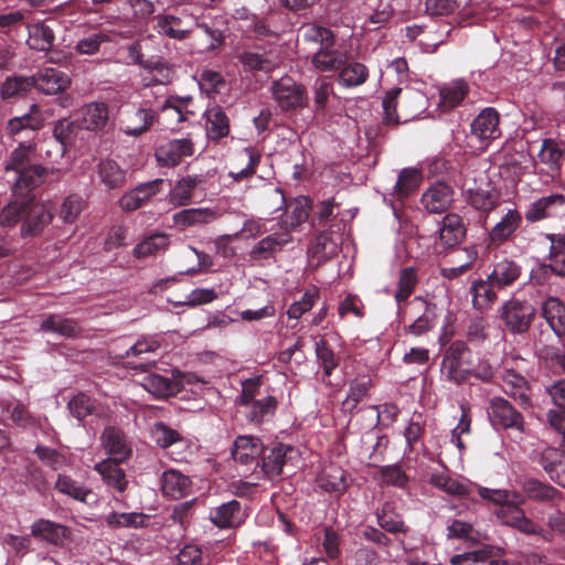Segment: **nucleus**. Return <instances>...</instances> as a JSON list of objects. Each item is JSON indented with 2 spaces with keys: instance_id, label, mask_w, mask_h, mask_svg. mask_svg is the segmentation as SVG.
Wrapping results in <instances>:
<instances>
[{
  "instance_id": "nucleus-1",
  "label": "nucleus",
  "mask_w": 565,
  "mask_h": 565,
  "mask_svg": "<svg viewBox=\"0 0 565 565\" xmlns=\"http://www.w3.org/2000/svg\"><path fill=\"white\" fill-rule=\"evenodd\" d=\"M401 104L402 109L407 117H416L423 110L424 96L416 90L394 87L388 90L383 99L384 122L387 125H396L401 121L397 113V106Z\"/></svg>"
},
{
  "instance_id": "nucleus-2",
  "label": "nucleus",
  "mask_w": 565,
  "mask_h": 565,
  "mask_svg": "<svg viewBox=\"0 0 565 565\" xmlns=\"http://www.w3.org/2000/svg\"><path fill=\"white\" fill-rule=\"evenodd\" d=\"M535 316L536 309L531 302L514 297L505 301L499 310V318L504 329L512 334L527 332Z\"/></svg>"
},
{
  "instance_id": "nucleus-3",
  "label": "nucleus",
  "mask_w": 565,
  "mask_h": 565,
  "mask_svg": "<svg viewBox=\"0 0 565 565\" xmlns=\"http://www.w3.org/2000/svg\"><path fill=\"white\" fill-rule=\"evenodd\" d=\"M127 51L128 57L134 64L161 75L169 73V68L160 55V49L153 35L138 39L127 47Z\"/></svg>"
},
{
  "instance_id": "nucleus-4",
  "label": "nucleus",
  "mask_w": 565,
  "mask_h": 565,
  "mask_svg": "<svg viewBox=\"0 0 565 565\" xmlns=\"http://www.w3.org/2000/svg\"><path fill=\"white\" fill-rule=\"evenodd\" d=\"M158 117V113L146 104H128L120 110V129L127 136L139 137L150 130Z\"/></svg>"
},
{
  "instance_id": "nucleus-5",
  "label": "nucleus",
  "mask_w": 565,
  "mask_h": 565,
  "mask_svg": "<svg viewBox=\"0 0 565 565\" xmlns=\"http://www.w3.org/2000/svg\"><path fill=\"white\" fill-rule=\"evenodd\" d=\"M487 413L492 427L497 430L513 429L523 433L525 429L524 416L503 397L491 398Z\"/></svg>"
},
{
  "instance_id": "nucleus-6",
  "label": "nucleus",
  "mask_w": 565,
  "mask_h": 565,
  "mask_svg": "<svg viewBox=\"0 0 565 565\" xmlns=\"http://www.w3.org/2000/svg\"><path fill=\"white\" fill-rule=\"evenodd\" d=\"M470 349L463 341L452 342L446 350L443 362L441 372L446 377L457 385H461L470 376L471 370L465 367Z\"/></svg>"
},
{
  "instance_id": "nucleus-7",
  "label": "nucleus",
  "mask_w": 565,
  "mask_h": 565,
  "mask_svg": "<svg viewBox=\"0 0 565 565\" xmlns=\"http://www.w3.org/2000/svg\"><path fill=\"white\" fill-rule=\"evenodd\" d=\"M478 492L482 499L491 501L500 507L498 515L505 524L510 526L515 527L525 514L524 511L519 507L521 500L520 495L516 493H511L507 490H492L488 488H479Z\"/></svg>"
},
{
  "instance_id": "nucleus-8",
  "label": "nucleus",
  "mask_w": 565,
  "mask_h": 565,
  "mask_svg": "<svg viewBox=\"0 0 565 565\" xmlns=\"http://www.w3.org/2000/svg\"><path fill=\"white\" fill-rule=\"evenodd\" d=\"M298 456V450L280 443L264 446L259 458L260 472L268 479H274L282 473L284 467Z\"/></svg>"
},
{
  "instance_id": "nucleus-9",
  "label": "nucleus",
  "mask_w": 565,
  "mask_h": 565,
  "mask_svg": "<svg viewBox=\"0 0 565 565\" xmlns=\"http://www.w3.org/2000/svg\"><path fill=\"white\" fill-rule=\"evenodd\" d=\"M411 308L418 316L405 327V333L419 338L427 335L437 324L439 308L431 299L420 296L411 301Z\"/></svg>"
},
{
  "instance_id": "nucleus-10",
  "label": "nucleus",
  "mask_w": 565,
  "mask_h": 565,
  "mask_svg": "<svg viewBox=\"0 0 565 565\" xmlns=\"http://www.w3.org/2000/svg\"><path fill=\"white\" fill-rule=\"evenodd\" d=\"M292 235L288 228L281 232H271L256 242L248 252L249 260L264 263L276 259L285 247L292 242Z\"/></svg>"
},
{
  "instance_id": "nucleus-11",
  "label": "nucleus",
  "mask_w": 565,
  "mask_h": 565,
  "mask_svg": "<svg viewBox=\"0 0 565 565\" xmlns=\"http://www.w3.org/2000/svg\"><path fill=\"white\" fill-rule=\"evenodd\" d=\"M271 93L278 106L287 111L306 105V88L290 77H281L273 83Z\"/></svg>"
},
{
  "instance_id": "nucleus-12",
  "label": "nucleus",
  "mask_w": 565,
  "mask_h": 565,
  "mask_svg": "<svg viewBox=\"0 0 565 565\" xmlns=\"http://www.w3.org/2000/svg\"><path fill=\"white\" fill-rule=\"evenodd\" d=\"M194 152V143L189 138L173 139L160 145L154 152L160 167L172 168Z\"/></svg>"
},
{
  "instance_id": "nucleus-13",
  "label": "nucleus",
  "mask_w": 565,
  "mask_h": 565,
  "mask_svg": "<svg viewBox=\"0 0 565 565\" xmlns=\"http://www.w3.org/2000/svg\"><path fill=\"white\" fill-rule=\"evenodd\" d=\"M523 216L516 209H509L501 220L489 231L488 243L492 247H500L512 241L521 227Z\"/></svg>"
},
{
  "instance_id": "nucleus-14",
  "label": "nucleus",
  "mask_w": 565,
  "mask_h": 565,
  "mask_svg": "<svg viewBox=\"0 0 565 565\" xmlns=\"http://www.w3.org/2000/svg\"><path fill=\"white\" fill-rule=\"evenodd\" d=\"M32 88L46 94L54 95L64 92L71 84L66 73L54 67H44L30 76Z\"/></svg>"
},
{
  "instance_id": "nucleus-15",
  "label": "nucleus",
  "mask_w": 565,
  "mask_h": 565,
  "mask_svg": "<svg viewBox=\"0 0 565 565\" xmlns=\"http://www.w3.org/2000/svg\"><path fill=\"white\" fill-rule=\"evenodd\" d=\"M500 114L493 107H487L472 120L470 131L481 142H489L501 137Z\"/></svg>"
},
{
  "instance_id": "nucleus-16",
  "label": "nucleus",
  "mask_w": 565,
  "mask_h": 565,
  "mask_svg": "<svg viewBox=\"0 0 565 565\" xmlns=\"http://www.w3.org/2000/svg\"><path fill=\"white\" fill-rule=\"evenodd\" d=\"M539 162L546 167L547 174L555 179L561 177L565 161V141L545 138L537 153Z\"/></svg>"
},
{
  "instance_id": "nucleus-17",
  "label": "nucleus",
  "mask_w": 565,
  "mask_h": 565,
  "mask_svg": "<svg viewBox=\"0 0 565 565\" xmlns=\"http://www.w3.org/2000/svg\"><path fill=\"white\" fill-rule=\"evenodd\" d=\"M161 347V342L156 337H142L125 353L127 359H138L139 361H128L127 364L134 370L148 371L156 365V360L148 355L156 354Z\"/></svg>"
},
{
  "instance_id": "nucleus-18",
  "label": "nucleus",
  "mask_w": 565,
  "mask_h": 565,
  "mask_svg": "<svg viewBox=\"0 0 565 565\" xmlns=\"http://www.w3.org/2000/svg\"><path fill=\"white\" fill-rule=\"evenodd\" d=\"M81 128L103 132L111 125L109 117V106L105 102H90L79 109Z\"/></svg>"
},
{
  "instance_id": "nucleus-19",
  "label": "nucleus",
  "mask_w": 565,
  "mask_h": 565,
  "mask_svg": "<svg viewBox=\"0 0 565 565\" xmlns=\"http://www.w3.org/2000/svg\"><path fill=\"white\" fill-rule=\"evenodd\" d=\"M551 246L546 257L547 263L540 265V270L547 275L551 273L554 276L565 278V233L564 234H546Z\"/></svg>"
},
{
  "instance_id": "nucleus-20",
  "label": "nucleus",
  "mask_w": 565,
  "mask_h": 565,
  "mask_svg": "<svg viewBox=\"0 0 565 565\" xmlns=\"http://www.w3.org/2000/svg\"><path fill=\"white\" fill-rule=\"evenodd\" d=\"M100 441L106 452L110 456L107 460L125 462L131 455V448L127 444L126 435L118 427L108 426L104 428Z\"/></svg>"
},
{
  "instance_id": "nucleus-21",
  "label": "nucleus",
  "mask_w": 565,
  "mask_h": 565,
  "mask_svg": "<svg viewBox=\"0 0 565 565\" xmlns=\"http://www.w3.org/2000/svg\"><path fill=\"white\" fill-rule=\"evenodd\" d=\"M31 535L54 546H63L71 539L70 527L46 519H38L31 525Z\"/></svg>"
},
{
  "instance_id": "nucleus-22",
  "label": "nucleus",
  "mask_w": 565,
  "mask_h": 565,
  "mask_svg": "<svg viewBox=\"0 0 565 565\" xmlns=\"http://www.w3.org/2000/svg\"><path fill=\"white\" fill-rule=\"evenodd\" d=\"M564 205V194L553 193L542 196L527 206L524 217L529 223H536L555 216L557 211Z\"/></svg>"
},
{
  "instance_id": "nucleus-23",
  "label": "nucleus",
  "mask_w": 565,
  "mask_h": 565,
  "mask_svg": "<svg viewBox=\"0 0 565 565\" xmlns=\"http://www.w3.org/2000/svg\"><path fill=\"white\" fill-rule=\"evenodd\" d=\"M503 390L524 411L532 407L531 388L527 381L514 370H507L502 376Z\"/></svg>"
},
{
  "instance_id": "nucleus-24",
  "label": "nucleus",
  "mask_w": 565,
  "mask_h": 565,
  "mask_svg": "<svg viewBox=\"0 0 565 565\" xmlns=\"http://www.w3.org/2000/svg\"><path fill=\"white\" fill-rule=\"evenodd\" d=\"M47 170L41 164L31 166L19 172L13 186L14 195L21 199L34 198L32 191L44 182Z\"/></svg>"
},
{
  "instance_id": "nucleus-25",
  "label": "nucleus",
  "mask_w": 565,
  "mask_h": 565,
  "mask_svg": "<svg viewBox=\"0 0 565 565\" xmlns=\"http://www.w3.org/2000/svg\"><path fill=\"white\" fill-rule=\"evenodd\" d=\"M264 444L257 437L244 435L234 440L232 450L233 459L242 465L256 463L259 467V458L264 450Z\"/></svg>"
},
{
  "instance_id": "nucleus-26",
  "label": "nucleus",
  "mask_w": 565,
  "mask_h": 565,
  "mask_svg": "<svg viewBox=\"0 0 565 565\" xmlns=\"http://www.w3.org/2000/svg\"><path fill=\"white\" fill-rule=\"evenodd\" d=\"M210 520L220 529H235L245 521V513L237 500H231L213 509Z\"/></svg>"
},
{
  "instance_id": "nucleus-27",
  "label": "nucleus",
  "mask_w": 565,
  "mask_h": 565,
  "mask_svg": "<svg viewBox=\"0 0 565 565\" xmlns=\"http://www.w3.org/2000/svg\"><path fill=\"white\" fill-rule=\"evenodd\" d=\"M454 201V190L445 182L431 185L422 196V204L430 213L447 211Z\"/></svg>"
},
{
  "instance_id": "nucleus-28",
  "label": "nucleus",
  "mask_w": 565,
  "mask_h": 565,
  "mask_svg": "<svg viewBox=\"0 0 565 565\" xmlns=\"http://www.w3.org/2000/svg\"><path fill=\"white\" fill-rule=\"evenodd\" d=\"M539 463L552 481L565 488V451L546 447L540 454Z\"/></svg>"
},
{
  "instance_id": "nucleus-29",
  "label": "nucleus",
  "mask_w": 565,
  "mask_h": 565,
  "mask_svg": "<svg viewBox=\"0 0 565 565\" xmlns=\"http://www.w3.org/2000/svg\"><path fill=\"white\" fill-rule=\"evenodd\" d=\"M467 228L463 218L456 214L449 213L444 216L439 227V239L447 248H454L461 244L466 237Z\"/></svg>"
},
{
  "instance_id": "nucleus-30",
  "label": "nucleus",
  "mask_w": 565,
  "mask_h": 565,
  "mask_svg": "<svg viewBox=\"0 0 565 565\" xmlns=\"http://www.w3.org/2000/svg\"><path fill=\"white\" fill-rule=\"evenodd\" d=\"M206 136L212 141H218L230 135V118L220 105L207 107L204 113Z\"/></svg>"
},
{
  "instance_id": "nucleus-31",
  "label": "nucleus",
  "mask_w": 565,
  "mask_h": 565,
  "mask_svg": "<svg viewBox=\"0 0 565 565\" xmlns=\"http://www.w3.org/2000/svg\"><path fill=\"white\" fill-rule=\"evenodd\" d=\"M163 184V179H156L136 186L120 199V206L126 211L140 209L152 195L161 191Z\"/></svg>"
},
{
  "instance_id": "nucleus-32",
  "label": "nucleus",
  "mask_w": 565,
  "mask_h": 565,
  "mask_svg": "<svg viewBox=\"0 0 565 565\" xmlns=\"http://www.w3.org/2000/svg\"><path fill=\"white\" fill-rule=\"evenodd\" d=\"M43 332L57 333L64 338H77L83 333V327L77 319L57 313L45 317L40 326Z\"/></svg>"
},
{
  "instance_id": "nucleus-33",
  "label": "nucleus",
  "mask_w": 565,
  "mask_h": 565,
  "mask_svg": "<svg viewBox=\"0 0 565 565\" xmlns=\"http://www.w3.org/2000/svg\"><path fill=\"white\" fill-rule=\"evenodd\" d=\"M160 482L163 495L174 500L186 497L193 484L188 476L174 469L164 471Z\"/></svg>"
},
{
  "instance_id": "nucleus-34",
  "label": "nucleus",
  "mask_w": 565,
  "mask_h": 565,
  "mask_svg": "<svg viewBox=\"0 0 565 565\" xmlns=\"http://www.w3.org/2000/svg\"><path fill=\"white\" fill-rule=\"evenodd\" d=\"M319 488L341 497L349 488L347 472L338 465L326 467L317 477Z\"/></svg>"
},
{
  "instance_id": "nucleus-35",
  "label": "nucleus",
  "mask_w": 565,
  "mask_h": 565,
  "mask_svg": "<svg viewBox=\"0 0 565 565\" xmlns=\"http://www.w3.org/2000/svg\"><path fill=\"white\" fill-rule=\"evenodd\" d=\"M521 273L522 266L518 262L503 257L493 265L488 277L497 288L503 289L513 285L520 278Z\"/></svg>"
},
{
  "instance_id": "nucleus-36",
  "label": "nucleus",
  "mask_w": 565,
  "mask_h": 565,
  "mask_svg": "<svg viewBox=\"0 0 565 565\" xmlns=\"http://www.w3.org/2000/svg\"><path fill=\"white\" fill-rule=\"evenodd\" d=\"M51 220L52 213L50 210L44 204L34 202V198H31L29 199L22 233L24 235H35L41 232Z\"/></svg>"
},
{
  "instance_id": "nucleus-37",
  "label": "nucleus",
  "mask_w": 565,
  "mask_h": 565,
  "mask_svg": "<svg viewBox=\"0 0 565 565\" xmlns=\"http://www.w3.org/2000/svg\"><path fill=\"white\" fill-rule=\"evenodd\" d=\"M96 173L108 190L122 188L126 183L127 171L114 159H102L96 166Z\"/></svg>"
},
{
  "instance_id": "nucleus-38",
  "label": "nucleus",
  "mask_w": 565,
  "mask_h": 565,
  "mask_svg": "<svg viewBox=\"0 0 565 565\" xmlns=\"http://www.w3.org/2000/svg\"><path fill=\"white\" fill-rule=\"evenodd\" d=\"M522 490L530 500L537 502L556 503L563 499V493L558 489L534 478L526 479Z\"/></svg>"
},
{
  "instance_id": "nucleus-39",
  "label": "nucleus",
  "mask_w": 565,
  "mask_h": 565,
  "mask_svg": "<svg viewBox=\"0 0 565 565\" xmlns=\"http://www.w3.org/2000/svg\"><path fill=\"white\" fill-rule=\"evenodd\" d=\"M338 254V243L328 230H321L308 248V255L317 260V265L333 258Z\"/></svg>"
},
{
  "instance_id": "nucleus-40",
  "label": "nucleus",
  "mask_w": 565,
  "mask_h": 565,
  "mask_svg": "<svg viewBox=\"0 0 565 565\" xmlns=\"http://www.w3.org/2000/svg\"><path fill=\"white\" fill-rule=\"evenodd\" d=\"M120 463L114 460H102L95 465L94 470L102 476L108 487L122 493L127 489L128 480L125 471L119 467Z\"/></svg>"
},
{
  "instance_id": "nucleus-41",
  "label": "nucleus",
  "mask_w": 565,
  "mask_h": 565,
  "mask_svg": "<svg viewBox=\"0 0 565 565\" xmlns=\"http://www.w3.org/2000/svg\"><path fill=\"white\" fill-rule=\"evenodd\" d=\"M156 20L159 33L170 39L183 41L192 33V28L188 26L182 18L174 14H158Z\"/></svg>"
},
{
  "instance_id": "nucleus-42",
  "label": "nucleus",
  "mask_w": 565,
  "mask_h": 565,
  "mask_svg": "<svg viewBox=\"0 0 565 565\" xmlns=\"http://www.w3.org/2000/svg\"><path fill=\"white\" fill-rule=\"evenodd\" d=\"M542 316L556 335L565 334V305L558 298L550 297L543 302Z\"/></svg>"
},
{
  "instance_id": "nucleus-43",
  "label": "nucleus",
  "mask_w": 565,
  "mask_h": 565,
  "mask_svg": "<svg viewBox=\"0 0 565 565\" xmlns=\"http://www.w3.org/2000/svg\"><path fill=\"white\" fill-rule=\"evenodd\" d=\"M347 54L333 46L320 47L312 56L313 66L321 72L339 71L347 62Z\"/></svg>"
},
{
  "instance_id": "nucleus-44",
  "label": "nucleus",
  "mask_w": 565,
  "mask_h": 565,
  "mask_svg": "<svg viewBox=\"0 0 565 565\" xmlns=\"http://www.w3.org/2000/svg\"><path fill=\"white\" fill-rule=\"evenodd\" d=\"M375 514L379 526L385 532L393 534H406L408 532V526L405 525L403 518L396 512L392 502H385L376 510Z\"/></svg>"
},
{
  "instance_id": "nucleus-45",
  "label": "nucleus",
  "mask_w": 565,
  "mask_h": 565,
  "mask_svg": "<svg viewBox=\"0 0 565 565\" xmlns=\"http://www.w3.org/2000/svg\"><path fill=\"white\" fill-rule=\"evenodd\" d=\"M245 406L247 408L246 417L248 422L262 424L275 415L278 401L275 396L269 395L265 398L255 399Z\"/></svg>"
},
{
  "instance_id": "nucleus-46",
  "label": "nucleus",
  "mask_w": 565,
  "mask_h": 565,
  "mask_svg": "<svg viewBox=\"0 0 565 565\" xmlns=\"http://www.w3.org/2000/svg\"><path fill=\"white\" fill-rule=\"evenodd\" d=\"M494 288H497V286H494L489 278L487 280L479 279L472 282L470 294L475 309L483 311L493 305L497 300Z\"/></svg>"
},
{
  "instance_id": "nucleus-47",
  "label": "nucleus",
  "mask_w": 565,
  "mask_h": 565,
  "mask_svg": "<svg viewBox=\"0 0 565 565\" xmlns=\"http://www.w3.org/2000/svg\"><path fill=\"white\" fill-rule=\"evenodd\" d=\"M339 84L343 87H358L369 78L367 67L360 62H345L339 70Z\"/></svg>"
},
{
  "instance_id": "nucleus-48",
  "label": "nucleus",
  "mask_w": 565,
  "mask_h": 565,
  "mask_svg": "<svg viewBox=\"0 0 565 565\" xmlns=\"http://www.w3.org/2000/svg\"><path fill=\"white\" fill-rule=\"evenodd\" d=\"M373 386L372 380L366 376H358L350 382L349 391L343 407L350 414L356 409L360 402L367 396L370 388Z\"/></svg>"
},
{
  "instance_id": "nucleus-49",
  "label": "nucleus",
  "mask_w": 565,
  "mask_h": 565,
  "mask_svg": "<svg viewBox=\"0 0 565 565\" xmlns=\"http://www.w3.org/2000/svg\"><path fill=\"white\" fill-rule=\"evenodd\" d=\"M469 87L463 81H456L449 85L444 86L440 92L439 106L444 111H448L459 106L465 97L468 95Z\"/></svg>"
},
{
  "instance_id": "nucleus-50",
  "label": "nucleus",
  "mask_w": 565,
  "mask_h": 565,
  "mask_svg": "<svg viewBox=\"0 0 565 565\" xmlns=\"http://www.w3.org/2000/svg\"><path fill=\"white\" fill-rule=\"evenodd\" d=\"M217 213L212 209H185L173 215V222L179 226H194L214 221Z\"/></svg>"
},
{
  "instance_id": "nucleus-51",
  "label": "nucleus",
  "mask_w": 565,
  "mask_h": 565,
  "mask_svg": "<svg viewBox=\"0 0 565 565\" xmlns=\"http://www.w3.org/2000/svg\"><path fill=\"white\" fill-rule=\"evenodd\" d=\"M142 386L159 398L175 395L178 392V383L175 381L154 373L143 377Z\"/></svg>"
},
{
  "instance_id": "nucleus-52",
  "label": "nucleus",
  "mask_w": 565,
  "mask_h": 565,
  "mask_svg": "<svg viewBox=\"0 0 565 565\" xmlns=\"http://www.w3.org/2000/svg\"><path fill=\"white\" fill-rule=\"evenodd\" d=\"M429 482L443 490L444 492L459 498H470L471 490L469 486L451 478L446 472H434L429 478Z\"/></svg>"
},
{
  "instance_id": "nucleus-53",
  "label": "nucleus",
  "mask_w": 565,
  "mask_h": 565,
  "mask_svg": "<svg viewBox=\"0 0 565 565\" xmlns=\"http://www.w3.org/2000/svg\"><path fill=\"white\" fill-rule=\"evenodd\" d=\"M55 490L79 502H87V497L92 490L74 480L72 477L58 473L54 486Z\"/></svg>"
},
{
  "instance_id": "nucleus-54",
  "label": "nucleus",
  "mask_w": 565,
  "mask_h": 565,
  "mask_svg": "<svg viewBox=\"0 0 565 565\" xmlns=\"http://www.w3.org/2000/svg\"><path fill=\"white\" fill-rule=\"evenodd\" d=\"M193 102L192 97H178L170 96L166 99L162 106V113L167 114L171 119H173L175 125H179L185 120H188L189 115H194L192 110L189 109V105Z\"/></svg>"
},
{
  "instance_id": "nucleus-55",
  "label": "nucleus",
  "mask_w": 565,
  "mask_h": 565,
  "mask_svg": "<svg viewBox=\"0 0 565 565\" xmlns=\"http://www.w3.org/2000/svg\"><path fill=\"white\" fill-rule=\"evenodd\" d=\"M55 41V34L51 26L44 22L35 23L29 31V46L36 51H50Z\"/></svg>"
},
{
  "instance_id": "nucleus-56",
  "label": "nucleus",
  "mask_w": 565,
  "mask_h": 565,
  "mask_svg": "<svg viewBox=\"0 0 565 565\" xmlns=\"http://www.w3.org/2000/svg\"><path fill=\"white\" fill-rule=\"evenodd\" d=\"M468 203L478 211L489 213L500 204V195L494 190H469Z\"/></svg>"
},
{
  "instance_id": "nucleus-57",
  "label": "nucleus",
  "mask_w": 565,
  "mask_h": 565,
  "mask_svg": "<svg viewBox=\"0 0 565 565\" xmlns=\"http://www.w3.org/2000/svg\"><path fill=\"white\" fill-rule=\"evenodd\" d=\"M200 182L201 180L198 177H183L170 190V202L177 206L189 204L192 199V192Z\"/></svg>"
},
{
  "instance_id": "nucleus-58",
  "label": "nucleus",
  "mask_w": 565,
  "mask_h": 565,
  "mask_svg": "<svg viewBox=\"0 0 565 565\" xmlns=\"http://www.w3.org/2000/svg\"><path fill=\"white\" fill-rule=\"evenodd\" d=\"M149 515L141 512L118 513L111 512L106 518L109 527H145L148 525Z\"/></svg>"
},
{
  "instance_id": "nucleus-59",
  "label": "nucleus",
  "mask_w": 565,
  "mask_h": 565,
  "mask_svg": "<svg viewBox=\"0 0 565 565\" xmlns=\"http://www.w3.org/2000/svg\"><path fill=\"white\" fill-rule=\"evenodd\" d=\"M420 182L422 173L419 170L414 168L403 169L394 186L396 196L399 199L407 198L418 189Z\"/></svg>"
},
{
  "instance_id": "nucleus-60",
  "label": "nucleus",
  "mask_w": 565,
  "mask_h": 565,
  "mask_svg": "<svg viewBox=\"0 0 565 565\" xmlns=\"http://www.w3.org/2000/svg\"><path fill=\"white\" fill-rule=\"evenodd\" d=\"M109 41V35L104 31L89 32L77 40L74 51L81 55H94L99 52L103 43Z\"/></svg>"
},
{
  "instance_id": "nucleus-61",
  "label": "nucleus",
  "mask_w": 565,
  "mask_h": 565,
  "mask_svg": "<svg viewBox=\"0 0 565 565\" xmlns=\"http://www.w3.org/2000/svg\"><path fill=\"white\" fill-rule=\"evenodd\" d=\"M168 245L169 236L164 233H156L146 237L134 248V256L136 258H145L166 249Z\"/></svg>"
},
{
  "instance_id": "nucleus-62",
  "label": "nucleus",
  "mask_w": 565,
  "mask_h": 565,
  "mask_svg": "<svg viewBox=\"0 0 565 565\" xmlns=\"http://www.w3.org/2000/svg\"><path fill=\"white\" fill-rule=\"evenodd\" d=\"M312 201L308 196H298L289 204V227L296 228L309 220Z\"/></svg>"
},
{
  "instance_id": "nucleus-63",
  "label": "nucleus",
  "mask_w": 565,
  "mask_h": 565,
  "mask_svg": "<svg viewBox=\"0 0 565 565\" xmlns=\"http://www.w3.org/2000/svg\"><path fill=\"white\" fill-rule=\"evenodd\" d=\"M96 408V401L89 395L79 392L67 403L71 415L78 420H84L92 415Z\"/></svg>"
},
{
  "instance_id": "nucleus-64",
  "label": "nucleus",
  "mask_w": 565,
  "mask_h": 565,
  "mask_svg": "<svg viewBox=\"0 0 565 565\" xmlns=\"http://www.w3.org/2000/svg\"><path fill=\"white\" fill-rule=\"evenodd\" d=\"M199 86L206 95L220 94L226 87L224 76L213 70H203L198 75Z\"/></svg>"
}]
</instances>
